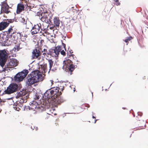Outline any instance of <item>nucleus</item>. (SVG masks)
<instances>
[{
  "instance_id": "f257e3e1",
  "label": "nucleus",
  "mask_w": 148,
  "mask_h": 148,
  "mask_svg": "<svg viewBox=\"0 0 148 148\" xmlns=\"http://www.w3.org/2000/svg\"><path fill=\"white\" fill-rule=\"evenodd\" d=\"M60 88L59 87H53L48 89L44 93L45 97L48 99H51L56 103L60 104L63 102L64 100L60 96L62 94L61 91L64 90L63 86H60Z\"/></svg>"
},
{
  "instance_id": "f03ea898",
  "label": "nucleus",
  "mask_w": 148,
  "mask_h": 148,
  "mask_svg": "<svg viewBox=\"0 0 148 148\" xmlns=\"http://www.w3.org/2000/svg\"><path fill=\"white\" fill-rule=\"evenodd\" d=\"M28 76L29 78L27 79L26 83L29 86L42 81L43 79L41 73L37 70L33 71Z\"/></svg>"
},
{
  "instance_id": "7ed1b4c3",
  "label": "nucleus",
  "mask_w": 148,
  "mask_h": 148,
  "mask_svg": "<svg viewBox=\"0 0 148 148\" xmlns=\"http://www.w3.org/2000/svg\"><path fill=\"white\" fill-rule=\"evenodd\" d=\"M41 16L40 20L42 21L45 22V24H47L48 23L51 22L52 15L50 11H46L42 12L41 14Z\"/></svg>"
},
{
  "instance_id": "20e7f679",
  "label": "nucleus",
  "mask_w": 148,
  "mask_h": 148,
  "mask_svg": "<svg viewBox=\"0 0 148 148\" xmlns=\"http://www.w3.org/2000/svg\"><path fill=\"white\" fill-rule=\"evenodd\" d=\"M48 63L49 64V68L48 69L47 66V64L45 63L44 62L43 64L40 65L39 66L40 68H41V71L43 73H45L47 72L48 70V72H49L51 70L53 64V61L51 59H47Z\"/></svg>"
},
{
  "instance_id": "39448f33",
  "label": "nucleus",
  "mask_w": 148,
  "mask_h": 148,
  "mask_svg": "<svg viewBox=\"0 0 148 148\" xmlns=\"http://www.w3.org/2000/svg\"><path fill=\"white\" fill-rule=\"evenodd\" d=\"M28 73L27 70L23 71L20 73H18L14 77V79L16 82H19L23 80L26 77Z\"/></svg>"
},
{
  "instance_id": "423d86ee",
  "label": "nucleus",
  "mask_w": 148,
  "mask_h": 148,
  "mask_svg": "<svg viewBox=\"0 0 148 148\" xmlns=\"http://www.w3.org/2000/svg\"><path fill=\"white\" fill-rule=\"evenodd\" d=\"M18 88V85L16 84L12 83L7 88L4 92L6 94H10L16 91Z\"/></svg>"
},
{
  "instance_id": "0eeeda50",
  "label": "nucleus",
  "mask_w": 148,
  "mask_h": 148,
  "mask_svg": "<svg viewBox=\"0 0 148 148\" xmlns=\"http://www.w3.org/2000/svg\"><path fill=\"white\" fill-rule=\"evenodd\" d=\"M17 64L18 63L16 59L14 58L11 59L7 63L3 71H8L10 70L8 69L14 68L17 66Z\"/></svg>"
},
{
  "instance_id": "6e6552de",
  "label": "nucleus",
  "mask_w": 148,
  "mask_h": 148,
  "mask_svg": "<svg viewBox=\"0 0 148 148\" xmlns=\"http://www.w3.org/2000/svg\"><path fill=\"white\" fill-rule=\"evenodd\" d=\"M61 47V46H58L55 47L54 49H50L49 51L50 55L53 57H58L62 50Z\"/></svg>"
},
{
  "instance_id": "1a4fd4ad",
  "label": "nucleus",
  "mask_w": 148,
  "mask_h": 148,
  "mask_svg": "<svg viewBox=\"0 0 148 148\" xmlns=\"http://www.w3.org/2000/svg\"><path fill=\"white\" fill-rule=\"evenodd\" d=\"M26 94V92L24 91H21L20 92L17 94L16 96L18 98V100L16 101V103L20 104L21 105H23V103L24 102H27L26 99H23V96Z\"/></svg>"
},
{
  "instance_id": "9d476101",
  "label": "nucleus",
  "mask_w": 148,
  "mask_h": 148,
  "mask_svg": "<svg viewBox=\"0 0 148 148\" xmlns=\"http://www.w3.org/2000/svg\"><path fill=\"white\" fill-rule=\"evenodd\" d=\"M41 53L38 49H35L32 52V58L33 59L39 60L41 58Z\"/></svg>"
},
{
  "instance_id": "9b49d317",
  "label": "nucleus",
  "mask_w": 148,
  "mask_h": 148,
  "mask_svg": "<svg viewBox=\"0 0 148 148\" xmlns=\"http://www.w3.org/2000/svg\"><path fill=\"white\" fill-rule=\"evenodd\" d=\"M41 28V25L40 23L34 25L31 30L32 34L34 35L39 33Z\"/></svg>"
},
{
  "instance_id": "f8f14e48",
  "label": "nucleus",
  "mask_w": 148,
  "mask_h": 148,
  "mask_svg": "<svg viewBox=\"0 0 148 148\" xmlns=\"http://www.w3.org/2000/svg\"><path fill=\"white\" fill-rule=\"evenodd\" d=\"M12 22V21L11 19H8L6 21L1 22L0 23V30H3L9 25L10 23Z\"/></svg>"
},
{
  "instance_id": "ddd939ff",
  "label": "nucleus",
  "mask_w": 148,
  "mask_h": 148,
  "mask_svg": "<svg viewBox=\"0 0 148 148\" xmlns=\"http://www.w3.org/2000/svg\"><path fill=\"white\" fill-rule=\"evenodd\" d=\"M9 8V5L6 2L3 3L1 6V11L5 13L8 14L10 12L8 10Z\"/></svg>"
},
{
  "instance_id": "4468645a",
  "label": "nucleus",
  "mask_w": 148,
  "mask_h": 148,
  "mask_svg": "<svg viewBox=\"0 0 148 148\" xmlns=\"http://www.w3.org/2000/svg\"><path fill=\"white\" fill-rule=\"evenodd\" d=\"M25 4L23 2L18 4L17 5L16 13L20 14L22 11L24 10Z\"/></svg>"
},
{
  "instance_id": "2eb2a0df",
  "label": "nucleus",
  "mask_w": 148,
  "mask_h": 148,
  "mask_svg": "<svg viewBox=\"0 0 148 148\" xmlns=\"http://www.w3.org/2000/svg\"><path fill=\"white\" fill-rule=\"evenodd\" d=\"M47 112V116L45 117V119H47L50 115H52L51 114H53L54 115L56 114L55 113V109L54 108H49L48 109Z\"/></svg>"
},
{
  "instance_id": "dca6fc26",
  "label": "nucleus",
  "mask_w": 148,
  "mask_h": 148,
  "mask_svg": "<svg viewBox=\"0 0 148 148\" xmlns=\"http://www.w3.org/2000/svg\"><path fill=\"white\" fill-rule=\"evenodd\" d=\"M73 63V62L70 59H68L64 60L63 62V67L66 68L72 64Z\"/></svg>"
},
{
  "instance_id": "f3484780",
  "label": "nucleus",
  "mask_w": 148,
  "mask_h": 148,
  "mask_svg": "<svg viewBox=\"0 0 148 148\" xmlns=\"http://www.w3.org/2000/svg\"><path fill=\"white\" fill-rule=\"evenodd\" d=\"M22 107H23V105H21V104L16 103V104H14L13 105L14 109L17 111H19Z\"/></svg>"
},
{
  "instance_id": "a211bd4d",
  "label": "nucleus",
  "mask_w": 148,
  "mask_h": 148,
  "mask_svg": "<svg viewBox=\"0 0 148 148\" xmlns=\"http://www.w3.org/2000/svg\"><path fill=\"white\" fill-rule=\"evenodd\" d=\"M22 107H23V105H21V104L16 103V104H14L13 105L14 109L17 111H19Z\"/></svg>"
},
{
  "instance_id": "6ab92c4d",
  "label": "nucleus",
  "mask_w": 148,
  "mask_h": 148,
  "mask_svg": "<svg viewBox=\"0 0 148 148\" xmlns=\"http://www.w3.org/2000/svg\"><path fill=\"white\" fill-rule=\"evenodd\" d=\"M54 26L55 27H58L60 24V21L59 18L55 17L53 19Z\"/></svg>"
},
{
  "instance_id": "aec40b11",
  "label": "nucleus",
  "mask_w": 148,
  "mask_h": 148,
  "mask_svg": "<svg viewBox=\"0 0 148 148\" xmlns=\"http://www.w3.org/2000/svg\"><path fill=\"white\" fill-rule=\"evenodd\" d=\"M37 105L38 103L36 102H33V103H31L30 106L29 107V109H31L33 110H35L37 108Z\"/></svg>"
},
{
  "instance_id": "412c9836",
  "label": "nucleus",
  "mask_w": 148,
  "mask_h": 148,
  "mask_svg": "<svg viewBox=\"0 0 148 148\" xmlns=\"http://www.w3.org/2000/svg\"><path fill=\"white\" fill-rule=\"evenodd\" d=\"M6 54L5 50H0V58H6Z\"/></svg>"
},
{
  "instance_id": "4be33fe9",
  "label": "nucleus",
  "mask_w": 148,
  "mask_h": 148,
  "mask_svg": "<svg viewBox=\"0 0 148 148\" xmlns=\"http://www.w3.org/2000/svg\"><path fill=\"white\" fill-rule=\"evenodd\" d=\"M68 67V72L69 73L70 72V75L72 74V72L75 69V66L72 64L70 66H69Z\"/></svg>"
},
{
  "instance_id": "5701e85b",
  "label": "nucleus",
  "mask_w": 148,
  "mask_h": 148,
  "mask_svg": "<svg viewBox=\"0 0 148 148\" xmlns=\"http://www.w3.org/2000/svg\"><path fill=\"white\" fill-rule=\"evenodd\" d=\"M12 43V41L10 40L9 38L6 39L3 43L4 46H9L11 45Z\"/></svg>"
},
{
  "instance_id": "b1692460",
  "label": "nucleus",
  "mask_w": 148,
  "mask_h": 148,
  "mask_svg": "<svg viewBox=\"0 0 148 148\" xmlns=\"http://www.w3.org/2000/svg\"><path fill=\"white\" fill-rule=\"evenodd\" d=\"M6 58H0V65L2 67L4 66L6 62Z\"/></svg>"
},
{
  "instance_id": "393cba45",
  "label": "nucleus",
  "mask_w": 148,
  "mask_h": 148,
  "mask_svg": "<svg viewBox=\"0 0 148 148\" xmlns=\"http://www.w3.org/2000/svg\"><path fill=\"white\" fill-rule=\"evenodd\" d=\"M138 121H139L138 122V125L139 127H143L145 125V122L144 121L142 120H139Z\"/></svg>"
},
{
  "instance_id": "a878e982",
  "label": "nucleus",
  "mask_w": 148,
  "mask_h": 148,
  "mask_svg": "<svg viewBox=\"0 0 148 148\" xmlns=\"http://www.w3.org/2000/svg\"><path fill=\"white\" fill-rule=\"evenodd\" d=\"M41 52L42 53V55H44L45 56L46 55V53H47V49H42V48L40 49Z\"/></svg>"
},
{
  "instance_id": "bb28decb",
  "label": "nucleus",
  "mask_w": 148,
  "mask_h": 148,
  "mask_svg": "<svg viewBox=\"0 0 148 148\" xmlns=\"http://www.w3.org/2000/svg\"><path fill=\"white\" fill-rule=\"evenodd\" d=\"M19 20L23 24H26V21H25V20L24 18L21 17L19 18Z\"/></svg>"
},
{
  "instance_id": "cd10ccee",
  "label": "nucleus",
  "mask_w": 148,
  "mask_h": 148,
  "mask_svg": "<svg viewBox=\"0 0 148 148\" xmlns=\"http://www.w3.org/2000/svg\"><path fill=\"white\" fill-rule=\"evenodd\" d=\"M13 29H12V27H10V28L8 29V31L6 32L7 34H11L13 32Z\"/></svg>"
},
{
  "instance_id": "c85d7f7f",
  "label": "nucleus",
  "mask_w": 148,
  "mask_h": 148,
  "mask_svg": "<svg viewBox=\"0 0 148 148\" xmlns=\"http://www.w3.org/2000/svg\"><path fill=\"white\" fill-rule=\"evenodd\" d=\"M133 39V37L132 36L128 37L127 38L124 40V41L126 43H128L129 41H130Z\"/></svg>"
},
{
  "instance_id": "c756f323",
  "label": "nucleus",
  "mask_w": 148,
  "mask_h": 148,
  "mask_svg": "<svg viewBox=\"0 0 148 148\" xmlns=\"http://www.w3.org/2000/svg\"><path fill=\"white\" fill-rule=\"evenodd\" d=\"M40 32L42 33V35L45 36H46L47 35L49 34V33L47 31H44V32H42L41 31H40Z\"/></svg>"
},
{
  "instance_id": "7c9ffc66",
  "label": "nucleus",
  "mask_w": 148,
  "mask_h": 148,
  "mask_svg": "<svg viewBox=\"0 0 148 148\" xmlns=\"http://www.w3.org/2000/svg\"><path fill=\"white\" fill-rule=\"evenodd\" d=\"M14 48L15 50H16L17 51L19 50L21 48H20L19 44H17L15 46Z\"/></svg>"
},
{
  "instance_id": "2f4dec72",
  "label": "nucleus",
  "mask_w": 148,
  "mask_h": 148,
  "mask_svg": "<svg viewBox=\"0 0 148 148\" xmlns=\"http://www.w3.org/2000/svg\"><path fill=\"white\" fill-rule=\"evenodd\" d=\"M61 54L63 56H65L66 55V53L65 51L64 50H61L60 52Z\"/></svg>"
},
{
  "instance_id": "473e14b6",
  "label": "nucleus",
  "mask_w": 148,
  "mask_h": 148,
  "mask_svg": "<svg viewBox=\"0 0 148 148\" xmlns=\"http://www.w3.org/2000/svg\"><path fill=\"white\" fill-rule=\"evenodd\" d=\"M73 51L71 50V49H68L67 51V54H68L69 53L70 54H71L72 53H73Z\"/></svg>"
},
{
  "instance_id": "72a5a7b5",
  "label": "nucleus",
  "mask_w": 148,
  "mask_h": 148,
  "mask_svg": "<svg viewBox=\"0 0 148 148\" xmlns=\"http://www.w3.org/2000/svg\"><path fill=\"white\" fill-rule=\"evenodd\" d=\"M44 42V40H40V46H41L42 47L43 45V43Z\"/></svg>"
},
{
  "instance_id": "f704fd0d",
  "label": "nucleus",
  "mask_w": 148,
  "mask_h": 148,
  "mask_svg": "<svg viewBox=\"0 0 148 148\" xmlns=\"http://www.w3.org/2000/svg\"><path fill=\"white\" fill-rule=\"evenodd\" d=\"M53 82L52 81V80H50L49 82V84H51V85H52L53 84Z\"/></svg>"
},
{
  "instance_id": "c9c22d12",
  "label": "nucleus",
  "mask_w": 148,
  "mask_h": 148,
  "mask_svg": "<svg viewBox=\"0 0 148 148\" xmlns=\"http://www.w3.org/2000/svg\"><path fill=\"white\" fill-rule=\"evenodd\" d=\"M62 45L64 48L65 49L66 51V48H65V47H66L65 45L63 42H62Z\"/></svg>"
},
{
  "instance_id": "e433bc0d",
  "label": "nucleus",
  "mask_w": 148,
  "mask_h": 148,
  "mask_svg": "<svg viewBox=\"0 0 148 148\" xmlns=\"http://www.w3.org/2000/svg\"><path fill=\"white\" fill-rule=\"evenodd\" d=\"M36 97L34 98L35 99L38 100L39 99V96H36Z\"/></svg>"
},
{
  "instance_id": "4c0bfd02",
  "label": "nucleus",
  "mask_w": 148,
  "mask_h": 148,
  "mask_svg": "<svg viewBox=\"0 0 148 148\" xmlns=\"http://www.w3.org/2000/svg\"><path fill=\"white\" fill-rule=\"evenodd\" d=\"M116 2V5H117V6H118V5H120V2H119V1H118V2Z\"/></svg>"
},
{
  "instance_id": "58836bf2",
  "label": "nucleus",
  "mask_w": 148,
  "mask_h": 148,
  "mask_svg": "<svg viewBox=\"0 0 148 148\" xmlns=\"http://www.w3.org/2000/svg\"><path fill=\"white\" fill-rule=\"evenodd\" d=\"M85 106L86 107H87V108H89V107H90V106H89V105L88 104H85Z\"/></svg>"
},
{
  "instance_id": "ea45409f",
  "label": "nucleus",
  "mask_w": 148,
  "mask_h": 148,
  "mask_svg": "<svg viewBox=\"0 0 148 148\" xmlns=\"http://www.w3.org/2000/svg\"><path fill=\"white\" fill-rule=\"evenodd\" d=\"M69 56H70V57L71 58V57L72 58H73V57H74V55H73L71 54L70 55H69Z\"/></svg>"
},
{
  "instance_id": "a19ab883",
  "label": "nucleus",
  "mask_w": 148,
  "mask_h": 148,
  "mask_svg": "<svg viewBox=\"0 0 148 148\" xmlns=\"http://www.w3.org/2000/svg\"><path fill=\"white\" fill-rule=\"evenodd\" d=\"M31 128L33 130H34L35 128L34 127V126L33 125H32L31 126Z\"/></svg>"
},
{
  "instance_id": "79ce46f5",
  "label": "nucleus",
  "mask_w": 148,
  "mask_h": 148,
  "mask_svg": "<svg viewBox=\"0 0 148 148\" xmlns=\"http://www.w3.org/2000/svg\"><path fill=\"white\" fill-rule=\"evenodd\" d=\"M119 0H114L115 2H118Z\"/></svg>"
},
{
  "instance_id": "37998d69",
  "label": "nucleus",
  "mask_w": 148,
  "mask_h": 148,
  "mask_svg": "<svg viewBox=\"0 0 148 148\" xmlns=\"http://www.w3.org/2000/svg\"><path fill=\"white\" fill-rule=\"evenodd\" d=\"M127 51H124V54H125V53H126V52Z\"/></svg>"
},
{
  "instance_id": "c03bdc74",
  "label": "nucleus",
  "mask_w": 148,
  "mask_h": 148,
  "mask_svg": "<svg viewBox=\"0 0 148 148\" xmlns=\"http://www.w3.org/2000/svg\"><path fill=\"white\" fill-rule=\"evenodd\" d=\"M92 118L93 119H95V117L94 116H92Z\"/></svg>"
},
{
  "instance_id": "a18cd8bd",
  "label": "nucleus",
  "mask_w": 148,
  "mask_h": 148,
  "mask_svg": "<svg viewBox=\"0 0 148 148\" xmlns=\"http://www.w3.org/2000/svg\"><path fill=\"white\" fill-rule=\"evenodd\" d=\"M145 76H144V77H143V79H145L146 78H145Z\"/></svg>"
},
{
  "instance_id": "49530a36",
  "label": "nucleus",
  "mask_w": 148,
  "mask_h": 148,
  "mask_svg": "<svg viewBox=\"0 0 148 148\" xmlns=\"http://www.w3.org/2000/svg\"><path fill=\"white\" fill-rule=\"evenodd\" d=\"M38 127H36L35 129H36V130H38Z\"/></svg>"
},
{
  "instance_id": "de8ad7c7",
  "label": "nucleus",
  "mask_w": 148,
  "mask_h": 148,
  "mask_svg": "<svg viewBox=\"0 0 148 148\" xmlns=\"http://www.w3.org/2000/svg\"><path fill=\"white\" fill-rule=\"evenodd\" d=\"M2 102L1 99L0 98V103Z\"/></svg>"
},
{
  "instance_id": "09e8293b",
  "label": "nucleus",
  "mask_w": 148,
  "mask_h": 148,
  "mask_svg": "<svg viewBox=\"0 0 148 148\" xmlns=\"http://www.w3.org/2000/svg\"><path fill=\"white\" fill-rule=\"evenodd\" d=\"M97 120H95V122H94V123H96V121H97Z\"/></svg>"
},
{
  "instance_id": "8fccbe9b",
  "label": "nucleus",
  "mask_w": 148,
  "mask_h": 148,
  "mask_svg": "<svg viewBox=\"0 0 148 148\" xmlns=\"http://www.w3.org/2000/svg\"><path fill=\"white\" fill-rule=\"evenodd\" d=\"M25 3H26V1H25Z\"/></svg>"
},
{
  "instance_id": "3c124183",
  "label": "nucleus",
  "mask_w": 148,
  "mask_h": 148,
  "mask_svg": "<svg viewBox=\"0 0 148 148\" xmlns=\"http://www.w3.org/2000/svg\"><path fill=\"white\" fill-rule=\"evenodd\" d=\"M27 35H26V36H26V37H27Z\"/></svg>"
},
{
  "instance_id": "603ef678",
  "label": "nucleus",
  "mask_w": 148,
  "mask_h": 148,
  "mask_svg": "<svg viewBox=\"0 0 148 148\" xmlns=\"http://www.w3.org/2000/svg\"><path fill=\"white\" fill-rule=\"evenodd\" d=\"M46 28H47V27H46V28H45V29H46Z\"/></svg>"
},
{
  "instance_id": "864d4df0",
  "label": "nucleus",
  "mask_w": 148,
  "mask_h": 148,
  "mask_svg": "<svg viewBox=\"0 0 148 148\" xmlns=\"http://www.w3.org/2000/svg\"><path fill=\"white\" fill-rule=\"evenodd\" d=\"M48 26V25H47V27Z\"/></svg>"
}]
</instances>
